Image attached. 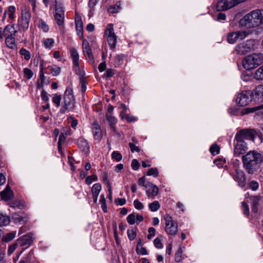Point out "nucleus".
<instances>
[{
    "instance_id": "50",
    "label": "nucleus",
    "mask_w": 263,
    "mask_h": 263,
    "mask_svg": "<svg viewBox=\"0 0 263 263\" xmlns=\"http://www.w3.org/2000/svg\"><path fill=\"white\" fill-rule=\"evenodd\" d=\"M134 205L135 208L137 210H141L144 208L143 203L138 199H135L134 201Z\"/></svg>"
},
{
    "instance_id": "23",
    "label": "nucleus",
    "mask_w": 263,
    "mask_h": 263,
    "mask_svg": "<svg viewBox=\"0 0 263 263\" xmlns=\"http://www.w3.org/2000/svg\"><path fill=\"white\" fill-rule=\"evenodd\" d=\"M16 31L13 25H7L4 30V35L6 37L13 36L16 33Z\"/></svg>"
},
{
    "instance_id": "36",
    "label": "nucleus",
    "mask_w": 263,
    "mask_h": 263,
    "mask_svg": "<svg viewBox=\"0 0 263 263\" xmlns=\"http://www.w3.org/2000/svg\"><path fill=\"white\" fill-rule=\"evenodd\" d=\"M99 202L101 205V208L104 212L106 213L107 211V205L106 204V200L105 198V196L104 195H101L100 196V199L99 200Z\"/></svg>"
},
{
    "instance_id": "61",
    "label": "nucleus",
    "mask_w": 263,
    "mask_h": 263,
    "mask_svg": "<svg viewBox=\"0 0 263 263\" xmlns=\"http://www.w3.org/2000/svg\"><path fill=\"white\" fill-rule=\"evenodd\" d=\"M129 146L130 148L131 151L134 153V152H139L140 148L136 146L134 143H129Z\"/></svg>"
},
{
    "instance_id": "41",
    "label": "nucleus",
    "mask_w": 263,
    "mask_h": 263,
    "mask_svg": "<svg viewBox=\"0 0 263 263\" xmlns=\"http://www.w3.org/2000/svg\"><path fill=\"white\" fill-rule=\"evenodd\" d=\"M210 151L212 155H216L219 152V147L217 144H213L210 147Z\"/></svg>"
},
{
    "instance_id": "34",
    "label": "nucleus",
    "mask_w": 263,
    "mask_h": 263,
    "mask_svg": "<svg viewBox=\"0 0 263 263\" xmlns=\"http://www.w3.org/2000/svg\"><path fill=\"white\" fill-rule=\"evenodd\" d=\"M19 53L21 55H23L25 59L27 61L31 59V54L29 51L25 48H21L20 50Z\"/></svg>"
},
{
    "instance_id": "62",
    "label": "nucleus",
    "mask_w": 263,
    "mask_h": 263,
    "mask_svg": "<svg viewBox=\"0 0 263 263\" xmlns=\"http://www.w3.org/2000/svg\"><path fill=\"white\" fill-rule=\"evenodd\" d=\"M51 71L52 75L56 76L60 73L61 69L58 67H55L54 68H52Z\"/></svg>"
},
{
    "instance_id": "44",
    "label": "nucleus",
    "mask_w": 263,
    "mask_h": 263,
    "mask_svg": "<svg viewBox=\"0 0 263 263\" xmlns=\"http://www.w3.org/2000/svg\"><path fill=\"white\" fill-rule=\"evenodd\" d=\"M148 176H153L154 177H156L158 176V171L156 167L152 168L147 173Z\"/></svg>"
},
{
    "instance_id": "49",
    "label": "nucleus",
    "mask_w": 263,
    "mask_h": 263,
    "mask_svg": "<svg viewBox=\"0 0 263 263\" xmlns=\"http://www.w3.org/2000/svg\"><path fill=\"white\" fill-rule=\"evenodd\" d=\"M67 119L69 123L70 124V126L72 128H76L78 125V121L76 119H74L72 117H69Z\"/></svg>"
},
{
    "instance_id": "4",
    "label": "nucleus",
    "mask_w": 263,
    "mask_h": 263,
    "mask_svg": "<svg viewBox=\"0 0 263 263\" xmlns=\"http://www.w3.org/2000/svg\"><path fill=\"white\" fill-rule=\"evenodd\" d=\"M262 63L263 53H253L245 58L242 65L246 70H251L255 68Z\"/></svg>"
},
{
    "instance_id": "7",
    "label": "nucleus",
    "mask_w": 263,
    "mask_h": 263,
    "mask_svg": "<svg viewBox=\"0 0 263 263\" xmlns=\"http://www.w3.org/2000/svg\"><path fill=\"white\" fill-rule=\"evenodd\" d=\"M246 0H220L216 5L218 11H226L243 3Z\"/></svg>"
},
{
    "instance_id": "48",
    "label": "nucleus",
    "mask_w": 263,
    "mask_h": 263,
    "mask_svg": "<svg viewBox=\"0 0 263 263\" xmlns=\"http://www.w3.org/2000/svg\"><path fill=\"white\" fill-rule=\"evenodd\" d=\"M148 234L147 238L148 239H151L156 234V229L153 227H150L148 229Z\"/></svg>"
},
{
    "instance_id": "22",
    "label": "nucleus",
    "mask_w": 263,
    "mask_h": 263,
    "mask_svg": "<svg viewBox=\"0 0 263 263\" xmlns=\"http://www.w3.org/2000/svg\"><path fill=\"white\" fill-rule=\"evenodd\" d=\"M1 197L5 200H9L13 197V192L7 186L6 189L1 192Z\"/></svg>"
},
{
    "instance_id": "16",
    "label": "nucleus",
    "mask_w": 263,
    "mask_h": 263,
    "mask_svg": "<svg viewBox=\"0 0 263 263\" xmlns=\"http://www.w3.org/2000/svg\"><path fill=\"white\" fill-rule=\"evenodd\" d=\"M30 14L27 10L23 11L22 13V19L20 22V25L24 30H27L29 25Z\"/></svg>"
},
{
    "instance_id": "59",
    "label": "nucleus",
    "mask_w": 263,
    "mask_h": 263,
    "mask_svg": "<svg viewBox=\"0 0 263 263\" xmlns=\"http://www.w3.org/2000/svg\"><path fill=\"white\" fill-rule=\"evenodd\" d=\"M107 187L108 189V191L109 192L108 199L110 201H111L112 200V190H111V184L109 182V181L107 182Z\"/></svg>"
},
{
    "instance_id": "9",
    "label": "nucleus",
    "mask_w": 263,
    "mask_h": 263,
    "mask_svg": "<svg viewBox=\"0 0 263 263\" xmlns=\"http://www.w3.org/2000/svg\"><path fill=\"white\" fill-rule=\"evenodd\" d=\"M166 232L168 235H175L178 230L177 224L173 220L171 216L167 215L164 217Z\"/></svg>"
},
{
    "instance_id": "15",
    "label": "nucleus",
    "mask_w": 263,
    "mask_h": 263,
    "mask_svg": "<svg viewBox=\"0 0 263 263\" xmlns=\"http://www.w3.org/2000/svg\"><path fill=\"white\" fill-rule=\"evenodd\" d=\"M91 128L95 140L100 141L103 137V133L100 125L97 122H94Z\"/></svg>"
},
{
    "instance_id": "46",
    "label": "nucleus",
    "mask_w": 263,
    "mask_h": 263,
    "mask_svg": "<svg viewBox=\"0 0 263 263\" xmlns=\"http://www.w3.org/2000/svg\"><path fill=\"white\" fill-rule=\"evenodd\" d=\"M79 146L83 147V150H88L89 145L88 142L85 140H81L79 141Z\"/></svg>"
},
{
    "instance_id": "45",
    "label": "nucleus",
    "mask_w": 263,
    "mask_h": 263,
    "mask_svg": "<svg viewBox=\"0 0 263 263\" xmlns=\"http://www.w3.org/2000/svg\"><path fill=\"white\" fill-rule=\"evenodd\" d=\"M24 73L25 77H26L28 79H30L33 75V72L28 68H25L24 69Z\"/></svg>"
},
{
    "instance_id": "63",
    "label": "nucleus",
    "mask_w": 263,
    "mask_h": 263,
    "mask_svg": "<svg viewBox=\"0 0 263 263\" xmlns=\"http://www.w3.org/2000/svg\"><path fill=\"white\" fill-rule=\"evenodd\" d=\"M250 187L253 190L255 191L258 189V183L256 181H252L250 183Z\"/></svg>"
},
{
    "instance_id": "64",
    "label": "nucleus",
    "mask_w": 263,
    "mask_h": 263,
    "mask_svg": "<svg viewBox=\"0 0 263 263\" xmlns=\"http://www.w3.org/2000/svg\"><path fill=\"white\" fill-rule=\"evenodd\" d=\"M41 98L42 100H43L45 101H47L49 100L48 95L47 92L43 90L41 93Z\"/></svg>"
},
{
    "instance_id": "3",
    "label": "nucleus",
    "mask_w": 263,
    "mask_h": 263,
    "mask_svg": "<svg viewBox=\"0 0 263 263\" xmlns=\"http://www.w3.org/2000/svg\"><path fill=\"white\" fill-rule=\"evenodd\" d=\"M75 104V99L73 90L70 86L67 87L64 95V101L60 110V113L64 114L73 109Z\"/></svg>"
},
{
    "instance_id": "1",
    "label": "nucleus",
    "mask_w": 263,
    "mask_h": 263,
    "mask_svg": "<svg viewBox=\"0 0 263 263\" xmlns=\"http://www.w3.org/2000/svg\"><path fill=\"white\" fill-rule=\"evenodd\" d=\"M242 161L247 172L252 174L262 163L263 156L256 151H250L242 157Z\"/></svg>"
},
{
    "instance_id": "17",
    "label": "nucleus",
    "mask_w": 263,
    "mask_h": 263,
    "mask_svg": "<svg viewBox=\"0 0 263 263\" xmlns=\"http://www.w3.org/2000/svg\"><path fill=\"white\" fill-rule=\"evenodd\" d=\"M234 179L238 183V185L242 187L246 183V179L244 173L240 170L235 169V175Z\"/></svg>"
},
{
    "instance_id": "10",
    "label": "nucleus",
    "mask_w": 263,
    "mask_h": 263,
    "mask_svg": "<svg viewBox=\"0 0 263 263\" xmlns=\"http://www.w3.org/2000/svg\"><path fill=\"white\" fill-rule=\"evenodd\" d=\"M64 11L61 4H59L58 2L55 1L54 18L58 25L62 26L64 24Z\"/></svg>"
},
{
    "instance_id": "30",
    "label": "nucleus",
    "mask_w": 263,
    "mask_h": 263,
    "mask_svg": "<svg viewBox=\"0 0 263 263\" xmlns=\"http://www.w3.org/2000/svg\"><path fill=\"white\" fill-rule=\"evenodd\" d=\"M42 43L45 48L50 49L53 47L54 41L53 39L47 38L44 39Z\"/></svg>"
},
{
    "instance_id": "35",
    "label": "nucleus",
    "mask_w": 263,
    "mask_h": 263,
    "mask_svg": "<svg viewBox=\"0 0 263 263\" xmlns=\"http://www.w3.org/2000/svg\"><path fill=\"white\" fill-rule=\"evenodd\" d=\"M148 206L149 210L152 212H156L159 210L160 207V205L158 201H154V202L150 203Z\"/></svg>"
},
{
    "instance_id": "27",
    "label": "nucleus",
    "mask_w": 263,
    "mask_h": 263,
    "mask_svg": "<svg viewBox=\"0 0 263 263\" xmlns=\"http://www.w3.org/2000/svg\"><path fill=\"white\" fill-rule=\"evenodd\" d=\"M254 77L256 80H263V65L256 69Z\"/></svg>"
},
{
    "instance_id": "21",
    "label": "nucleus",
    "mask_w": 263,
    "mask_h": 263,
    "mask_svg": "<svg viewBox=\"0 0 263 263\" xmlns=\"http://www.w3.org/2000/svg\"><path fill=\"white\" fill-rule=\"evenodd\" d=\"M70 53L74 66L79 67V54L78 51L75 48H72L70 49Z\"/></svg>"
},
{
    "instance_id": "19",
    "label": "nucleus",
    "mask_w": 263,
    "mask_h": 263,
    "mask_svg": "<svg viewBox=\"0 0 263 263\" xmlns=\"http://www.w3.org/2000/svg\"><path fill=\"white\" fill-rule=\"evenodd\" d=\"M75 22L77 34L82 39L83 38V27L82 20L80 17L77 16L76 17Z\"/></svg>"
},
{
    "instance_id": "60",
    "label": "nucleus",
    "mask_w": 263,
    "mask_h": 263,
    "mask_svg": "<svg viewBox=\"0 0 263 263\" xmlns=\"http://www.w3.org/2000/svg\"><path fill=\"white\" fill-rule=\"evenodd\" d=\"M138 184L140 186H144L146 188V183L145 180V178L144 177H142L138 179Z\"/></svg>"
},
{
    "instance_id": "5",
    "label": "nucleus",
    "mask_w": 263,
    "mask_h": 263,
    "mask_svg": "<svg viewBox=\"0 0 263 263\" xmlns=\"http://www.w3.org/2000/svg\"><path fill=\"white\" fill-rule=\"evenodd\" d=\"M257 48L256 41L254 40H248L237 44L235 48V52L239 55H245L254 51Z\"/></svg>"
},
{
    "instance_id": "20",
    "label": "nucleus",
    "mask_w": 263,
    "mask_h": 263,
    "mask_svg": "<svg viewBox=\"0 0 263 263\" xmlns=\"http://www.w3.org/2000/svg\"><path fill=\"white\" fill-rule=\"evenodd\" d=\"M255 111H258V112L263 114V105H258L253 107L246 108L241 111V114L242 115H245Z\"/></svg>"
},
{
    "instance_id": "55",
    "label": "nucleus",
    "mask_w": 263,
    "mask_h": 263,
    "mask_svg": "<svg viewBox=\"0 0 263 263\" xmlns=\"http://www.w3.org/2000/svg\"><path fill=\"white\" fill-rule=\"evenodd\" d=\"M154 244L156 248L158 249H161L163 247L162 243L160 239L158 237L156 238L154 241Z\"/></svg>"
},
{
    "instance_id": "25",
    "label": "nucleus",
    "mask_w": 263,
    "mask_h": 263,
    "mask_svg": "<svg viewBox=\"0 0 263 263\" xmlns=\"http://www.w3.org/2000/svg\"><path fill=\"white\" fill-rule=\"evenodd\" d=\"M12 219L15 223H23L26 222L25 218L18 213H14L12 216Z\"/></svg>"
},
{
    "instance_id": "53",
    "label": "nucleus",
    "mask_w": 263,
    "mask_h": 263,
    "mask_svg": "<svg viewBox=\"0 0 263 263\" xmlns=\"http://www.w3.org/2000/svg\"><path fill=\"white\" fill-rule=\"evenodd\" d=\"M127 221L130 224L135 223V215L134 214H129L127 217Z\"/></svg>"
},
{
    "instance_id": "54",
    "label": "nucleus",
    "mask_w": 263,
    "mask_h": 263,
    "mask_svg": "<svg viewBox=\"0 0 263 263\" xmlns=\"http://www.w3.org/2000/svg\"><path fill=\"white\" fill-rule=\"evenodd\" d=\"M136 252L138 254H141V255H146L147 254V250L145 248L142 247H140L139 248L136 249Z\"/></svg>"
},
{
    "instance_id": "2",
    "label": "nucleus",
    "mask_w": 263,
    "mask_h": 263,
    "mask_svg": "<svg viewBox=\"0 0 263 263\" xmlns=\"http://www.w3.org/2000/svg\"><path fill=\"white\" fill-rule=\"evenodd\" d=\"M263 23V10H255L245 15L239 21V25L246 28L258 26Z\"/></svg>"
},
{
    "instance_id": "38",
    "label": "nucleus",
    "mask_w": 263,
    "mask_h": 263,
    "mask_svg": "<svg viewBox=\"0 0 263 263\" xmlns=\"http://www.w3.org/2000/svg\"><path fill=\"white\" fill-rule=\"evenodd\" d=\"M127 236L130 240H133L135 239L137 235L136 230L134 229H128L127 230Z\"/></svg>"
},
{
    "instance_id": "12",
    "label": "nucleus",
    "mask_w": 263,
    "mask_h": 263,
    "mask_svg": "<svg viewBox=\"0 0 263 263\" xmlns=\"http://www.w3.org/2000/svg\"><path fill=\"white\" fill-rule=\"evenodd\" d=\"M82 49L86 60H87L90 63H93L94 62V58L92 50L88 41L86 39L83 40Z\"/></svg>"
},
{
    "instance_id": "56",
    "label": "nucleus",
    "mask_w": 263,
    "mask_h": 263,
    "mask_svg": "<svg viewBox=\"0 0 263 263\" xmlns=\"http://www.w3.org/2000/svg\"><path fill=\"white\" fill-rule=\"evenodd\" d=\"M140 164L137 160L134 159L132 162V167L133 170L136 171L138 170L139 168Z\"/></svg>"
},
{
    "instance_id": "43",
    "label": "nucleus",
    "mask_w": 263,
    "mask_h": 263,
    "mask_svg": "<svg viewBox=\"0 0 263 263\" xmlns=\"http://www.w3.org/2000/svg\"><path fill=\"white\" fill-rule=\"evenodd\" d=\"M106 120L108 122L109 125L116 124L117 123V119L115 117L112 116L110 115L106 114Z\"/></svg>"
},
{
    "instance_id": "42",
    "label": "nucleus",
    "mask_w": 263,
    "mask_h": 263,
    "mask_svg": "<svg viewBox=\"0 0 263 263\" xmlns=\"http://www.w3.org/2000/svg\"><path fill=\"white\" fill-rule=\"evenodd\" d=\"M5 249L0 247V263H6Z\"/></svg>"
},
{
    "instance_id": "26",
    "label": "nucleus",
    "mask_w": 263,
    "mask_h": 263,
    "mask_svg": "<svg viewBox=\"0 0 263 263\" xmlns=\"http://www.w3.org/2000/svg\"><path fill=\"white\" fill-rule=\"evenodd\" d=\"M23 245H28L31 243L34 239L33 234L31 233L27 234L23 236L22 238Z\"/></svg>"
},
{
    "instance_id": "13",
    "label": "nucleus",
    "mask_w": 263,
    "mask_h": 263,
    "mask_svg": "<svg viewBox=\"0 0 263 263\" xmlns=\"http://www.w3.org/2000/svg\"><path fill=\"white\" fill-rule=\"evenodd\" d=\"M236 140L237 142L234 146V154L235 156H239L245 154L248 149L246 143L244 141Z\"/></svg>"
},
{
    "instance_id": "6",
    "label": "nucleus",
    "mask_w": 263,
    "mask_h": 263,
    "mask_svg": "<svg viewBox=\"0 0 263 263\" xmlns=\"http://www.w3.org/2000/svg\"><path fill=\"white\" fill-rule=\"evenodd\" d=\"M253 92L251 90L242 91L237 94L236 103L240 106L248 105L253 100Z\"/></svg>"
},
{
    "instance_id": "24",
    "label": "nucleus",
    "mask_w": 263,
    "mask_h": 263,
    "mask_svg": "<svg viewBox=\"0 0 263 263\" xmlns=\"http://www.w3.org/2000/svg\"><path fill=\"white\" fill-rule=\"evenodd\" d=\"M5 43L7 46L10 49H14L16 48V44L14 36L6 37Z\"/></svg>"
},
{
    "instance_id": "31",
    "label": "nucleus",
    "mask_w": 263,
    "mask_h": 263,
    "mask_svg": "<svg viewBox=\"0 0 263 263\" xmlns=\"http://www.w3.org/2000/svg\"><path fill=\"white\" fill-rule=\"evenodd\" d=\"M101 189L102 186L100 183H96L93 184L91 189L92 196H99Z\"/></svg>"
},
{
    "instance_id": "33",
    "label": "nucleus",
    "mask_w": 263,
    "mask_h": 263,
    "mask_svg": "<svg viewBox=\"0 0 263 263\" xmlns=\"http://www.w3.org/2000/svg\"><path fill=\"white\" fill-rule=\"evenodd\" d=\"M38 27L45 32H47L49 31V27L48 25L42 20H39Z\"/></svg>"
},
{
    "instance_id": "47",
    "label": "nucleus",
    "mask_w": 263,
    "mask_h": 263,
    "mask_svg": "<svg viewBox=\"0 0 263 263\" xmlns=\"http://www.w3.org/2000/svg\"><path fill=\"white\" fill-rule=\"evenodd\" d=\"M98 179L97 176L96 175H92L88 176L85 180V182L87 184H90L92 181H97Z\"/></svg>"
},
{
    "instance_id": "14",
    "label": "nucleus",
    "mask_w": 263,
    "mask_h": 263,
    "mask_svg": "<svg viewBox=\"0 0 263 263\" xmlns=\"http://www.w3.org/2000/svg\"><path fill=\"white\" fill-rule=\"evenodd\" d=\"M254 136L252 131L248 129H242L236 134L235 139L245 141V140H252Z\"/></svg>"
},
{
    "instance_id": "29",
    "label": "nucleus",
    "mask_w": 263,
    "mask_h": 263,
    "mask_svg": "<svg viewBox=\"0 0 263 263\" xmlns=\"http://www.w3.org/2000/svg\"><path fill=\"white\" fill-rule=\"evenodd\" d=\"M10 222V218L0 213V227L8 225Z\"/></svg>"
},
{
    "instance_id": "40",
    "label": "nucleus",
    "mask_w": 263,
    "mask_h": 263,
    "mask_svg": "<svg viewBox=\"0 0 263 263\" xmlns=\"http://www.w3.org/2000/svg\"><path fill=\"white\" fill-rule=\"evenodd\" d=\"M16 8L14 6H11L8 8V11H6L8 13L9 17L10 19L14 18V12H15Z\"/></svg>"
},
{
    "instance_id": "8",
    "label": "nucleus",
    "mask_w": 263,
    "mask_h": 263,
    "mask_svg": "<svg viewBox=\"0 0 263 263\" xmlns=\"http://www.w3.org/2000/svg\"><path fill=\"white\" fill-rule=\"evenodd\" d=\"M105 35L111 49H114L116 46L117 36L115 34L113 25L111 24L108 25L105 30Z\"/></svg>"
},
{
    "instance_id": "39",
    "label": "nucleus",
    "mask_w": 263,
    "mask_h": 263,
    "mask_svg": "<svg viewBox=\"0 0 263 263\" xmlns=\"http://www.w3.org/2000/svg\"><path fill=\"white\" fill-rule=\"evenodd\" d=\"M111 158L116 160L117 161H120L122 159V155L118 151H114L111 154Z\"/></svg>"
},
{
    "instance_id": "37",
    "label": "nucleus",
    "mask_w": 263,
    "mask_h": 263,
    "mask_svg": "<svg viewBox=\"0 0 263 263\" xmlns=\"http://www.w3.org/2000/svg\"><path fill=\"white\" fill-rule=\"evenodd\" d=\"M61 100V95L58 93H55L52 98V102L55 104L57 107H59L60 106Z\"/></svg>"
},
{
    "instance_id": "51",
    "label": "nucleus",
    "mask_w": 263,
    "mask_h": 263,
    "mask_svg": "<svg viewBox=\"0 0 263 263\" xmlns=\"http://www.w3.org/2000/svg\"><path fill=\"white\" fill-rule=\"evenodd\" d=\"M15 236V234L13 232L8 233L4 238V240L6 242L11 241Z\"/></svg>"
},
{
    "instance_id": "57",
    "label": "nucleus",
    "mask_w": 263,
    "mask_h": 263,
    "mask_svg": "<svg viewBox=\"0 0 263 263\" xmlns=\"http://www.w3.org/2000/svg\"><path fill=\"white\" fill-rule=\"evenodd\" d=\"M17 247V245L14 243L11 246H10L8 249V254L10 255L12 254L14 251L15 250Z\"/></svg>"
},
{
    "instance_id": "52",
    "label": "nucleus",
    "mask_w": 263,
    "mask_h": 263,
    "mask_svg": "<svg viewBox=\"0 0 263 263\" xmlns=\"http://www.w3.org/2000/svg\"><path fill=\"white\" fill-rule=\"evenodd\" d=\"M242 210L245 215L248 216L249 214V208L248 205L245 202L243 201L241 203Z\"/></svg>"
},
{
    "instance_id": "11",
    "label": "nucleus",
    "mask_w": 263,
    "mask_h": 263,
    "mask_svg": "<svg viewBox=\"0 0 263 263\" xmlns=\"http://www.w3.org/2000/svg\"><path fill=\"white\" fill-rule=\"evenodd\" d=\"M248 35V33L246 31H238L231 32L228 34L227 41L230 44H234L238 40H243Z\"/></svg>"
},
{
    "instance_id": "32",
    "label": "nucleus",
    "mask_w": 263,
    "mask_h": 263,
    "mask_svg": "<svg viewBox=\"0 0 263 263\" xmlns=\"http://www.w3.org/2000/svg\"><path fill=\"white\" fill-rule=\"evenodd\" d=\"M120 2H118L115 5L109 6L108 8V11L111 13L118 12L120 9Z\"/></svg>"
},
{
    "instance_id": "28",
    "label": "nucleus",
    "mask_w": 263,
    "mask_h": 263,
    "mask_svg": "<svg viewBox=\"0 0 263 263\" xmlns=\"http://www.w3.org/2000/svg\"><path fill=\"white\" fill-rule=\"evenodd\" d=\"M253 92L257 97L263 98V84L257 86Z\"/></svg>"
},
{
    "instance_id": "58",
    "label": "nucleus",
    "mask_w": 263,
    "mask_h": 263,
    "mask_svg": "<svg viewBox=\"0 0 263 263\" xmlns=\"http://www.w3.org/2000/svg\"><path fill=\"white\" fill-rule=\"evenodd\" d=\"M115 203L119 205H123L125 204L126 200L124 198H117L115 200Z\"/></svg>"
},
{
    "instance_id": "18",
    "label": "nucleus",
    "mask_w": 263,
    "mask_h": 263,
    "mask_svg": "<svg viewBox=\"0 0 263 263\" xmlns=\"http://www.w3.org/2000/svg\"><path fill=\"white\" fill-rule=\"evenodd\" d=\"M146 193L148 197L156 196L158 193V187L150 182H147Z\"/></svg>"
}]
</instances>
